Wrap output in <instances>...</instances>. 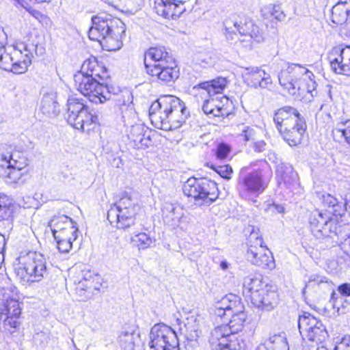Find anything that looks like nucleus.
Wrapping results in <instances>:
<instances>
[{
	"mask_svg": "<svg viewBox=\"0 0 350 350\" xmlns=\"http://www.w3.org/2000/svg\"><path fill=\"white\" fill-rule=\"evenodd\" d=\"M210 311L211 314L221 319H228L230 317L228 323L224 325L233 336L242 330L247 319L244 304L239 297L232 293L216 301Z\"/></svg>",
	"mask_w": 350,
	"mask_h": 350,
	"instance_id": "20e7f679",
	"label": "nucleus"
},
{
	"mask_svg": "<svg viewBox=\"0 0 350 350\" xmlns=\"http://www.w3.org/2000/svg\"><path fill=\"white\" fill-rule=\"evenodd\" d=\"M96 288V287L92 283H88L84 280H81L78 284L77 288H80L83 291L91 290L92 288Z\"/></svg>",
	"mask_w": 350,
	"mask_h": 350,
	"instance_id": "0e129e2a",
	"label": "nucleus"
},
{
	"mask_svg": "<svg viewBox=\"0 0 350 350\" xmlns=\"http://www.w3.org/2000/svg\"><path fill=\"white\" fill-rule=\"evenodd\" d=\"M107 212L110 224L119 229H126L135 224L139 209L138 200L128 192L121 193Z\"/></svg>",
	"mask_w": 350,
	"mask_h": 350,
	"instance_id": "423d86ee",
	"label": "nucleus"
},
{
	"mask_svg": "<svg viewBox=\"0 0 350 350\" xmlns=\"http://www.w3.org/2000/svg\"><path fill=\"white\" fill-rule=\"evenodd\" d=\"M31 14L38 21H40L42 18V17L44 16V14H42L41 12L33 10L30 12Z\"/></svg>",
	"mask_w": 350,
	"mask_h": 350,
	"instance_id": "774afa93",
	"label": "nucleus"
},
{
	"mask_svg": "<svg viewBox=\"0 0 350 350\" xmlns=\"http://www.w3.org/2000/svg\"><path fill=\"white\" fill-rule=\"evenodd\" d=\"M42 113L47 117H55L59 113V105L53 94L44 95L40 105Z\"/></svg>",
	"mask_w": 350,
	"mask_h": 350,
	"instance_id": "e433bc0d",
	"label": "nucleus"
},
{
	"mask_svg": "<svg viewBox=\"0 0 350 350\" xmlns=\"http://www.w3.org/2000/svg\"><path fill=\"white\" fill-rule=\"evenodd\" d=\"M263 244L264 242L259 229L252 226L248 238V245L265 246Z\"/></svg>",
	"mask_w": 350,
	"mask_h": 350,
	"instance_id": "de8ad7c7",
	"label": "nucleus"
},
{
	"mask_svg": "<svg viewBox=\"0 0 350 350\" xmlns=\"http://www.w3.org/2000/svg\"><path fill=\"white\" fill-rule=\"evenodd\" d=\"M21 313V308L17 293L10 288L0 291V319L3 321L6 329L19 326L18 319Z\"/></svg>",
	"mask_w": 350,
	"mask_h": 350,
	"instance_id": "9d476101",
	"label": "nucleus"
},
{
	"mask_svg": "<svg viewBox=\"0 0 350 350\" xmlns=\"http://www.w3.org/2000/svg\"><path fill=\"white\" fill-rule=\"evenodd\" d=\"M350 17V3L347 6L342 3H336L332 9V21L336 25L344 24Z\"/></svg>",
	"mask_w": 350,
	"mask_h": 350,
	"instance_id": "58836bf2",
	"label": "nucleus"
},
{
	"mask_svg": "<svg viewBox=\"0 0 350 350\" xmlns=\"http://www.w3.org/2000/svg\"><path fill=\"white\" fill-rule=\"evenodd\" d=\"M98 276V275L97 274H94L90 270L85 271L83 272V280L88 283L93 284L94 280H95V278H97Z\"/></svg>",
	"mask_w": 350,
	"mask_h": 350,
	"instance_id": "680f3d73",
	"label": "nucleus"
},
{
	"mask_svg": "<svg viewBox=\"0 0 350 350\" xmlns=\"http://www.w3.org/2000/svg\"><path fill=\"white\" fill-rule=\"evenodd\" d=\"M170 110L166 122L169 123L168 127L161 129L164 131H171L180 128L185 122L189 115L185 103L178 98L176 97L174 100V104Z\"/></svg>",
	"mask_w": 350,
	"mask_h": 350,
	"instance_id": "b1692460",
	"label": "nucleus"
},
{
	"mask_svg": "<svg viewBox=\"0 0 350 350\" xmlns=\"http://www.w3.org/2000/svg\"><path fill=\"white\" fill-rule=\"evenodd\" d=\"M239 136L242 137L244 142L254 140L256 135L254 129L247 125L242 124L239 126Z\"/></svg>",
	"mask_w": 350,
	"mask_h": 350,
	"instance_id": "09e8293b",
	"label": "nucleus"
},
{
	"mask_svg": "<svg viewBox=\"0 0 350 350\" xmlns=\"http://www.w3.org/2000/svg\"><path fill=\"white\" fill-rule=\"evenodd\" d=\"M225 28V37L230 43H236L239 40L240 42H247L245 46H250V40L252 39L258 43L265 40V33L253 21L250 19H239L233 16L224 21Z\"/></svg>",
	"mask_w": 350,
	"mask_h": 350,
	"instance_id": "39448f33",
	"label": "nucleus"
},
{
	"mask_svg": "<svg viewBox=\"0 0 350 350\" xmlns=\"http://www.w3.org/2000/svg\"><path fill=\"white\" fill-rule=\"evenodd\" d=\"M1 159L7 165L5 178L7 181L17 183L25 174V170L28 165V160L23 152L14 150L7 154L2 153Z\"/></svg>",
	"mask_w": 350,
	"mask_h": 350,
	"instance_id": "2eb2a0df",
	"label": "nucleus"
},
{
	"mask_svg": "<svg viewBox=\"0 0 350 350\" xmlns=\"http://www.w3.org/2000/svg\"><path fill=\"white\" fill-rule=\"evenodd\" d=\"M313 78L314 77H310V79H307L306 81H302L306 85L307 92L310 93L312 96H313V92L315 91L317 88V83Z\"/></svg>",
	"mask_w": 350,
	"mask_h": 350,
	"instance_id": "bf43d9fd",
	"label": "nucleus"
},
{
	"mask_svg": "<svg viewBox=\"0 0 350 350\" xmlns=\"http://www.w3.org/2000/svg\"><path fill=\"white\" fill-rule=\"evenodd\" d=\"M245 257L252 265L262 269H273L275 268V260L265 246L249 245Z\"/></svg>",
	"mask_w": 350,
	"mask_h": 350,
	"instance_id": "aec40b11",
	"label": "nucleus"
},
{
	"mask_svg": "<svg viewBox=\"0 0 350 350\" xmlns=\"http://www.w3.org/2000/svg\"><path fill=\"white\" fill-rule=\"evenodd\" d=\"M163 222L173 228L179 227L184 216L183 208L176 204L165 202L161 208Z\"/></svg>",
	"mask_w": 350,
	"mask_h": 350,
	"instance_id": "cd10ccee",
	"label": "nucleus"
},
{
	"mask_svg": "<svg viewBox=\"0 0 350 350\" xmlns=\"http://www.w3.org/2000/svg\"><path fill=\"white\" fill-rule=\"evenodd\" d=\"M139 335L133 329L124 328L119 334L118 343L122 350H134Z\"/></svg>",
	"mask_w": 350,
	"mask_h": 350,
	"instance_id": "72a5a7b5",
	"label": "nucleus"
},
{
	"mask_svg": "<svg viewBox=\"0 0 350 350\" xmlns=\"http://www.w3.org/2000/svg\"><path fill=\"white\" fill-rule=\"evenodd\" d=\"M267 211L273 213H282L284 211L283 206L280 204H276L275 203L269 204L267 207Z\"/></svg>",
	"mask_w": 350,
	"mask_h": 350,
	"instance_id": "e2e57ef3",
	"label": "nucleus"
},
{
	"mask_svg": "<svg viewBox=\"0 0 350 350\" xmlns=\"http://www.w3.org/2000/svg\"><path fill=\"white\" fill-rule=\"evenodd\" d=\"M276 176L280 185H283L291 189L299 185L298 174L291 165L282 164L278 166Z\"/></svg>",
	"mask_w": 350,
	"mask_h": 350,
	"instance_id": "c85d7f7f",
	"label": "nucleus"
},
{
	"mask_svg": "<svg viewBox=\"0 0 350 350\" xmlns=\"http://www.w3.org/2000/svg\"><path fill=\"white\" fill-rule=\"evenodd\" d=\"M75 231L67 230H64L60 231L59 232H57L55 234H53V237L55 239H77V232H78V228L77 227V225H75Z\"/></svg>",
	"mask_w": 350,
	"mask_h": 350,
	"instance_id": "603ef678",
	"label": "nucleus"
},
{
	"mask_svg": "<svg viewBox=\"0 0 350 350\" xmlns=\"http://www.w3.org/2000/svg\"><path fill=\"white\" fill-rule=\"evenodd\" d=\"M338 294L343 297L350 296V284L345 283L338 287Z\"/></svg>",
	"mask_w": 350,
	"mask_h": 350,
	"instance_id": "052dcab7",
	"label": "nucleus"
},
{
	"mask_svg": "<svg viewBox=\"0 0 350 350\" xmlns=\"http://www.w3.org/2000/svg\"><path fill=\"white\" fill-rule=\"evenodd\" d=\"M227 81L226 78L217 77L211 81L200 83L198 86L205 90L207 94L212 96L215 94H220L224 90Z\"/></svg>",
	"mask_w": 350,
	"mask_h": 350,
	"instance_id": "4c0bfd02",
	"label": "nucleus"
},
{
	"mask_svg": "<svg viewBox=\"0 0 350 350\" xmlns=\"http://www.w3.org/2000/svg\"><path fill=\"white\" fill-rule=\"evenodd\" d=\"M92 25L88 31L90 40L100 42L103 49L116 51L122 46V36L125 33L124 23L105 13L92 18Z\"/></svg>",
	"mask_w": 350,
	"mask_h": 350,
	"instance_id": "f03ea898",
	"label": "nucleus"
},
{
	"mask_svg": "<svg viewBox=\"0 0 350 350\" xmlns=\"http://www.w3.org/2000/svg\"><path fill=\"white\" fill-rule=\"evenodd\" d=\"M340 243L342 249L348 255H350V227L349 225L339 226V230L336 235Z\"/></svg>",
	"mask_w": 350,
	"mask_h": 350,
	"instance_id": "37998d69",
	"label": "nucleus"
},
{
	"mask_svg": "<svg viewBox=\"0 0 350 350\" xmlns=\"http://www.w3.org/2000/svg\"><path fill=\"white\" fill-rule=\"evenodd\" d=\"M327 283V279L324 276H321L317 274H312L310 276L308 282L306 283L304 290L303 293H305V291L307 288H309L312 286L313 284H320L321 283Z\"/></svg>",
	"mask_w": 350,
	"mask_h": 350,
	"instance_id": "864d4df0",
	"label": "nucleus"
},
{
	"mask_svg": "<svg viewBox=\"0 0 350 350\" xmlns=\"http://www.w3.org/2000/svg\"><path fill=\"white\" fill-rule=\"evenodd\" d=\"M328 59L334 72L350 77V46L334 48Z\"/></svg>",
	"mask_w": 350,
	"mask_h": 350,
	"instance_id": "6ab92c4d",
	"label": "nucleus"
},
{
	"mask_svg": "<svg viewBox=\"0 0 350 350\" xmlns=\"http://www.w3.org/2000/svg\"><path fill=\"white\" fill-rule=\"evenodd\" d=\"M269 286L262 282V278L256 276H247L244 278L243 294L252 302H258L259 296Z\"/></svg>",
	"mask_w": 350,
	"mask_h": 350,
	"instance_id": "a878e982",
	"label": "nucleus"
},
{
	"mask_svg": "<svg viewBox=\"0 0 350 350\" xmlns=\"http://www.w3.org/2000/svg\"><path fill=\"white\" fill-rule=\"evenodd\" d=\"M256 350H289L286 335L284 332L274 334L260 344Z\"/></svg>",
	"mask_w": 350,
	"mask_h": 350,
	"instance_id": "2f4dec72",
	"label": "nucleus"
},
{
	"mask_svg": "<svg viewBox=\"0 0 350 350\" xmlns=\"http://www.w3.org/2000/svg\"><path fill=\"white\" fill-rule=\"evenodd\" d=\"M265 9L268 10L271 16L279 21H283L286 18V14L282 8L281 4L280 3L270 4L266 6Z\"/></svg>",
	"mask_w": 350,
	"mask_h": 350,
	"instance_id": "49530a36",
	"label": "nucleus"
},
{
	"mask_svg": "<svg viewBox=\"0 0 350 350\" xmlns=\"http://www.w3.org/2000/svg\"><path fill=\"white\" fill-rule=\"evenodd\" d=\"M332 133L334 139L337 140L344 139L350 146V120L338 123L332 130Z\"/></svg>",
	"mask_w": 350,
	"mask_h": 350,
	"instance_id": "79ce46f5",
	"label": "nucleus"
},
{
	"mask_svg": "<svg viewBox=\"0 0 350 350\" xmlns=\"http://www.w3.org/2000/svg\"><path fill=\"white\" fill-rule=\"evenodd\" d=\"M151 131L142 124L132 125L127 132L130 146L137 149H145L152 144Z\"/></svg>",
	"mask_w": 350,
	"mask_h": 350,
	"instance_id": "5701e85b",
	"label": "nucleus"
},
{
	"mask_svg": "<svg viewBox=\"0 0 350 350\" xmlns=\"http://www.w3.org/2000/svg\"><path fill=\"white\" fill-rule=\"evenodd\" d=\"M258 299V302H252L254 306L262 310L270 311L278 305L279 297L276 291H271L268 286L262 293H260Z\"/></svg>",
	"mask_w": 350,
	"mask_h": 350,
	"instance_id": "7c9ffc66",
	"label": "nucleus"
},
{
	"mask_svg": "<svg viewBox=\"0 0 350 350\" xmlns=\"http://www.w3.org/2000/svg\"><path fill=\"white\" fill-rule=\"evenodd\" d=\"M209 344L212 350H247L224 324L211 331Z\"/></svg>",
	"mask_w": 350,
	"mask_h": 350,
	"instance_id": "f3484780",
	"label": "nucleus"
},
{
	"mask_svg": "<svg viewBox=\"0 0 350 350\" xmlns=\"http://www.w3.org/2000/svg\"><path fill=\"white\" fill-rule=\"evenodd\" d=\"M202 110L204 113L213 115L215 117L223 116L224 115V109L217 98H211L204 100Z\"/></svg>",
	"mask_w": 350,
	"mask_h": 350,
	"instance_id": "a19ab883",
	"label": "nucleus"
},
{
	"mask_svg": "<svg viewBox=\"0 0 350 350\" xmlns=\"http://www.w3.org/2000/svg\"><path fill=\"white\" fill-rule=\"evenodd\" d=\"M49 339V334L46 332L36 333L33 336L34 342L40 345L41 348H44L46 346Z\"/></svg>",
	"mask_w": 350,
	"mask_h": 350,
	"instance_id": "3c124183",
	"label": "nucleus"
},
{
	"mask_svg": "<svg viewBox=\"0 0 350 350\" xmlns=\"http://www.w3.org/2000/svg\"><path fill=\"white\" fill-rule=\"evenodd\" d=\"M57 244V248L60 252L67 253L68 252L72 247V242L76 239H55Z\"/></svg>",
	"mask_w": 350,
	"mask_h": 350,
	"instance_id": "8fccbe9b",
	"label": "nucleus"
},
{
	"mask_svg": "<svg viewBox=\"0 0 350 350\" xmlns=\"http://www.w3.org/2000/svg\"><path fill=\"white\" fill-rule=\"evenodd\" d=\"M247 169L248 167L241 169L237 185L239 196L245 200L258 196L267 187L261 170L248 172Z\"/></svg>",
	"mask_w": 350,
	"mask_h": 350,
	"instance_id": "1a4fd4ad",
	"label": "nucleus"
},
{
	"mask_svg": "<svg viewBox=\"0 0 350 350\" xmlns=\"http://www.w3.org/2000/svg\"><path fill=\"white\" fill-rule=\"evenodd\" d=\"M307 129L304 118H301L296 124H292L291 127L280 129L279 131L283 139L291 146H295L301 142L304 134Z\"/></svg>",
	"mask_w": 350,
	"mask_h": 350,
	"instance_id": "bb28decb",
	"label": "nucleus"
},
{
	"mask_svg": "<svg viewBox=\"0 0 350 350\" xmlns=\"http://www.w3.org/2000/svg\"><path fill=\"white\" fill-rule=\"evenodd\" d=\"M131 242L139 250H145L151 246L152 238L145 232H139L131 237Z\"/></svg>",
	"mask_w": 350,
	"mask_h": 350,
	"instance_id": "c03bdc74",
	"label": "nucleus"
},
{
	"mask_svg": "<svg viewBox=\"0 0 350 350\" xmlns=\"http://www.w3.org/2000/svg\"><path fill=\"white\" fill-rule=\"evenodd\" d=\"M146 72L165 83L174 81L179 77V70L174 59L162 62V64H146Z\"/></svg>",
	"mask_w": 350,
	"mask_h": 350,
	"instance_id": "a211bd4d",
	"label": "nucleus"
},
{
	"mask_svg": "<svg viewBox=\"0 0 350 350\" xmlns=\"http://www.w3.org/2000/svg\"><path fill=\"white\" fill-rule=\"evenodd\" d=\"M183 192L200 204H211L219 197L217 184L207 178H189L183 185Z\"/></svg>",
	"mask_w": 350,
	"mask_h": 350,
	"instance_id": "6e6552de",
	"label": "nucleus"
},
{
	"mask_svg": "<svg viewBox=\"0 0 350 350\" xmlns=\"http://www.w3.org/2000/svg\"><path fill=\"white\" fill-rule=\"evenodd\" d=\"M216 172L223 178L226 179H230V174L232 173V167L228 165L223 166H218L216 169Z\"/></svg>",
	"mask_w": 350,
	"mask_h": 350,
	"instance_id": "4d7b16f0",
	"label": "nucleus"
},
{
	"mask_svg": "<svg viewBox=\"0 0 350 350\" xmlns=\"http://www.w3.org/2000/svg\"><path fill=\"white\" fill-rule=\"evenodd\" d=\"M148 347L145 350H178L176 332L168 325L159 323L150 330Z\"/></svg>",
	"mask_w": 350,
	"mask_h": 350,
	"instance_id": "f8f14e48",
	"label": "nucleus"
},
{
	"mask_svg": "<svg viewBox=\"0 0 350 350\" xmlns=\"http://www.w3.org/2000/svg\"><path fill=\"white\" fill-rule=\"evenodd\" d=\"M266 143L264 141H259L254 144V149L257 152H261L265 149Z\"/></svg>",
	"mask_w": 350,
	"mask_h": 350,
	"instance_id": "69168bd1",
	"label": "nucleus"
},
{
	"mask_svg": "<svg viewBox=\"0 0 350 350\" xmlns=\"http://www.w3.org/2000/svg\"><path fill=\"white\" fill-rule=\"evenodd\" d=\"M187 0H154V8L158 15L165 18L176 20L185 11Z\"/></svg>",
	"mask_w": 350,
	"mask_h": 350,
	"instance_id": "412c9836",
	"label": "nucleus"
},
{
	"mask_svg": "<svg viewBox=\"0 0 350 350\" xmlns=\"http://www.w3.org/2000/svg\"><path fill=\"white\" fill-rule=\"evenodd\" d=\"M298 327L303 338H307L310 341L322 342L328 336L322 322L308 312L299 316Z\"/></svg>",
	"mask_w": 350,
	"mask_h": 350,
	"instance_id": "4468645a",
	"label": "nucleus"
},
{
	"mask_svg": "<svg viewBox=\"0 0 350 350\" xmlns=\"http://www.w3.org/2000/svg\"><path fill=\"white\" fill-rule=\"evenodd\" d=\"M7 36L0 30V68L16 75L25 73L31 64L37 45L23 42L7 45Z\"/></svg>",
	"mask_w": 350,
	"mask_h": 350,
	"instance_id": "7ed1b4c3",
	"label": "nucleus"
},
{
	"mask_svg": "<svg viewBox=\"0 0 350 350\" xmlns=\"http://www.w3.org/2000/svg\"><path fill=\"white\" fill-rule=\"evenodd\" d=\"M329 303L334 310V314L336 312L338 315L346 313L350 306V304L346 298L335 291L332 293Z\"/></svg>",
	"mask_w": 350,
	"mask_h": 350,
	"instance_id": "ea45409f",
	"label": "nucleus"
},
{
	"mask_svg": "<svg viewBox=\"0 0 350 350\" xmlns=\"http://www.w3.org/2000/svg\"><path fill=\"white\" fill-rule=\"evenodd\" d=\"M67 121L75 129L89 131L90 126L98 121V116L89 111L79 99L69 97L67 100Z\"/></svg>",
	"mask_w": 350,
	"mask_h": 350,
	"instance_id": "9b49d317",
	"label": "nucleus"
},
{
	"mask_svg": "<svg viewBox=\"0 0 350 350\" xmlns=\"http://www.w3.org/2000/svg\"><path fill=\"white\" fill-rule=\"evenodd\" d=\"M170 59L174 58L169 55L163 47H152L145 53V67L146 64H150L148 59L154 62L152 64H162V62H168Z\"/></svg>",
	"mask_w": 350,
	"mask_h": 350,
	"instance_id": "c9c22d12",
	"label": "nucleus"
},
{
	"mask_svg": "<svg viewBox=\"0 0 350 350\" xmlns=\"http://www.w3.org/2000/svg\"><path fill=\"white\" fill-rule=\"evenodd\" d=\"M230 148L228 145L224 143L219 144L216 152L217 158L220 160L226 159L230 153Z\"/></svg>",
	"mask_w": 350,
	"mask_h": 350,
	"instance_id": "5fc2aeb1",
	"label": "nucleus"
},
{
	"mask_svg": "<svg viewBox=\"0 0 350 350\" xmlns=\"http://www.w3.org/2000/svg\"><path fill=\"white\" fill-rule=\"evenodd\" d=\"M17 275L25 282H38L48 275L46 260L40 253L29 252L18 258Z\"/></svg>",
	"mask_w": 350,
	"mask_h": 350,
	"instance_id": "0eeeda50",
	"label": "nucleus"
},
{
	"mask_svg": "<svg viewBox=\"0 0 350 350\" xmlns=\"http://www.w3.org/2000/svg\"><path fill=\"white\" fill-rule=\"evenodd\" d=\"M106 77V72L95 59H88L83 62L81 70L74 75L75 85L91 102L103 103L115 94L113 88L104 85Z\"/></svg>",
	"mask_w": 350,
	"mask_h": 350,
	"instance_id": "f257e3e1",
	"label": "nucleus"
},
{
	"mask_svg": "<svg viewBox=\"0 0 350 350\" xmlns=\"http://www.w3.org/2000/svg\"><path fill=\"white\" fill-rule=\"evenodd\" d=\"M243 77L247 85L255 89H269L272 85L270 75L261 68H246Z\"/></svg>",
	"mask_w": 350,
	"mask_h": 350,
	"instance_id": "4be33fe9",
	"label": "nucleus"
},
{
	"mask_svg": "<svg viewBox=\"0 0 350 350\" xmlns=\"http://www.w3.org/2000/svg\"><path fill=\"white\" fill-rule=\"evenodd\" d=\"M322 202L328 207L334 208L338 206V200L329 193H324L321 196Z\"/></svg>",
	"mask_w": 350,
	"mask_h": 350,
	"instance_id": "6e6d98bb",
	"label": "nucleus"
},
{
	"mask_svg": "<svg viewBox=\"0 0 350 350\" xmlns=\"http://www.w3.org/2000/svg\"><path fill=\"white\" fill-rule=\"evenodd\" d=\"M301 118H304V117L299 114L296 109L285 106L275 112L273 121L280 131V129L291 127L292 124H296Z\"/></svg>",
	"mask_w": 350,
	"mask_h": 350,
	"instance_id": "393cba45",
	"label": "nucleus"
},
{
	"mask_svg": "<svg viewBox=\"0 0 350 350\" xmlns=\"http://www.w3.org/2000/svg\"><path fill=\"white\" fill-rule=\"evenodd\" d=\"M12 199L5 194H0V219H3L10 213Z\"/></svg>",
	"mask_w": 350,
	"mask_h": 350,
	"instance_id": "a18cd8bd",
	"label": "nucleus"
},
{
	"mask_svg": "<svg viewBox=\"0 0 350 350\" xmlns=\"http://www.w3.org/2000/svg\"><path fill=\"white\" fill-rule=\"evenodd\" d=\"M334 350H350V337L344 336L339 342H337Z\"/></svg>",
	"mask_w": 350,
	"mask_h": 350,
	"instance_id": "13d9d810",
	"label": "nucleus"
},
{
	"mask_svg": "<svg viewBox=\"0 0 350 350\" xmlns=\"http://www.w3.org/2000/svg\"><path fill=\"white\" fill-rule=\"evenodd\" d=\"M286 71L288 73L292 74V79L288 85H290L289 88H292L293 90H295L296 86L298 89H300V86L297 83L298 81L302 82L306 81L307 79L314 77L310 70L297 64H289ZM286 88H288V87H286Z\"/></svg>",
	"mask_w": 350,
	"mask_h": 350,
	"instance_id": "c756f323",
	"label": "nucleus"
},
{
	"mask_svg": "<svg viewBox=\"0 0 350 350\" xmlns=\"http://www.w3.org/2000/svg\"><path fill=\"white\" fill-rule=\"evenodd\" d=\"M310 228L312 234L317 239L332 237L336 235L339 226L336 219H332L329 214L319 210L312 212L309 219Z\"/></svg>",
	"mask_w": 350,
	"mask_h": 350,
	"instance_id": "ddd939ff",
	"label": "nucleus"
},
{
	"mask_svg": "<svg viewBox=\"0 0 350 350\" xmlns=\"http://www.w3.org/2000/svg\"><path fill=\"white\" fill-rule=\"evenodd\" d=\"M39 22L45 27H49L51 25V18L45 14H44Z\"/></svg>",
	"mask_w": 350,
	"mask_h": 350,
	"instance_id": "338daca9",
	"label": "nucleus"
},
{
	"mask_svg": "<svg viewBox=\"0 0 350 350\" xmlns=\"http://www.w3.org/2000/svg\"><path fill=\"white\" fill-rule=\"evenodd\" d=\"M188 340L194 341L198 339L200 335V320L196 315H191L186 319L184 324V328L180 327Z\"/></svg>",
	"mask_w": 350,
	"mask_h": 350,
	"instance_id": "473e14b6",
	"label": "nucleus"
},
{
	"mask_svg": "<svg viewBox=\"0 0 350 350\" xmlns=\"http://www.w3.org/2000/svg\"><path fill=\"white\" fill-rule=\"evenodd\" d=\"M75 225L76 223L69 217L65 215L55 216L49 224L53 234L64 230L75 231Z\"/></svg>",
	"mask_w": 350,
	"mask_h": 350,
	"instance_id": "f704fd0d",
	"label": "nucleus"
},
{
	"mask_svg": "<svg viewBox=\"0 0 350 350\" xmlns=\"http://www.w3.org/2000/svg\"><path fill=\"white\" fill-rule=\"evenodd\" d=\"M176 96H163L153 102L149 108V117L154 127L161 129L168 127L166 122L169 113L172 110Z\"/></svg>",
	"mask_w": 350,
	"mask_h": 350,
	"instance_id": "dca6fc26",
	"label": "nucleus"
}]
</instances>
